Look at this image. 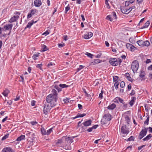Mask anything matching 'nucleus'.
Returning a JSON list of instances; mask_svg holds the SVG:
<instances>
[{"label": "nucleus", "mask_w": 152, "mask_h": 152, "mask_svg": "<svg viewBox=\"0 0 152 152\" xmlns=\"http://www.w3.org/2000/svg\"><path fill=\"white\" fill-rule=\"evenodd\" d=\"M148 128H145L144 129H142L138 137V138L139 140H141L146 135L148 131Z\"/></svg>", "instance_id": "4"}, {"label": "nucleus", "mask_w": 152, "mask_h": 152, "mask_svg": "<svg viewBox=\"0 0 152 152\" xmlns=\"http://www.w3.org/2000/svg\"><path fill=\"white\" fill-rule=\"evenodd\" d=\"M139 76L141 78H143L145 76L144 73V72H141L140 73Z\"/></svg>", "instance_id": "48"}, {"label": "nucleus", "mask_w": 152, "mask_h": 152, "mask_svg": "<svg viewBox=\"0 0 152 152\" xmlns=\"http://www.w3.org/2000/svg\"><path fill=\"white\" fill-rule=\"evenodd\" d=\"M144 41L142 40H139L138 41L137 43L138 45L140 46H143L144 44Z\"/></svg>", "instance_id": "22"}, {"label": "nucleus", "mask_w": 152, "mask_h": 152, "mask_svg": "<svg viewBox=\"0 0 152 152\" xmlns=\"http://www.w3.org/2000/svg\"><path fill=\"white\" fill-rule=\"evenodd\" d=\"M106 19L107 20H109L111 22L113 21V18H111V16L110 15H107Z\"/></svg>", "instance_id": "37"}, {"label": "nucleus", "mask_w": 152, "mask_h": 152, "mask_svg": "<svg viewBox=\"0 0 152 152\" xmlns=\"http://www.w3.org/2000/svg\"><path fill=\"white\" fill-rule=\"evenodd\" d=\"M143 0H137V4H140L142 3Z\"/></svg>", "instance_id": "62"}, {"label": "nucleus", "mask_w": 152, "mask_h": 152, "mask_svg": "<svg viewBox=\"0 0 152 152\" xmlns=\"http://www.w3.org/2000/svg\"><path fill=\"white\" fill-rule=\"evenodd\" d=\"M109 62L111 65L113 66H116L118 65V61L115 58L111 59L109 61Z\"/></svg>", "instance_id": "8"}, {"label": "nucleus", "mask_w": 152, "mask_h": 152, "mask_svg": "<svg viewBox=\"0 0 152 152\" xmlns=\"http://www.w3.org/2000/svg\"><path fill=\"white\" fill-rule=\"evenodd\" d=\"M86 114L85 113L83 114H81V113H78L76 115V118H79V117H83V116H85L86 115Z\"/></svg>", "instance_id": "29"}, {"label": "nucleus", "mask_w": 152, "mask_h": 152, "mask_svg": "<svg viewBox=\"0 0 152 152\" xmlns=\"http://www.w3.org/2000/svg\"><path fill=\"white\" fill-rule=\"evenodd\" d=\"M87 34L88 35V36L89 37V38H90L93 36V33L91 32H89Z\"/></svg>", "instance_id": "56"}, {"label": "nucleus", "mask_w": 152, "mask_h": 152, "mask_svg": "<svg viewBox=\"0 0 152 152\" xmlns=\"http://www.w3.org/2000/svg\"><path fill=\"white\" fill-rule=\"evenodd\" d=\"M50 96H47L46 97V102L44 104L43 112L44 114L47 115L52 108L55 107L57 104V99L55 97H52Z\"/></svg>", "instance_id": "1"}, {"label": "nucleus", "mask_w": 152, "mask_h": 152, "mask_svg": "<svg viewBox=\"0 0 152 152\" xmlns=\"http://www.w3.org/2000/svg\"><path fill=\"white\" fill-rule=\"evenodd\" d=\"M92 121L91 119H89L86 121H84L82 124L83 125V126H82L81 128L82 129H85L84 126H88L91 125V124Z\"/></svg>", "instance_id": "6"}, {"label": "nucleus", "mask_w": 152, "mask_h": 152, "mask_svg": "<svg viewBox=\"0 0 152 152\" xmlns=\"http://www.w3.org/2000/svg\"><path fill=\"white\" fill-rule=\"evenodd\" d=\"M112 118V115L109 113L104 114L103 117V118L101 120V123L102 125L107 124L110 121Z\"/></svg>", "instance_id": "2"}, {"label": "nucleus", "mask_w": 152, "mask_h": 152, "mask_svg": "<svg viewBox=\"0 0 152 152\" xmlns=\"http://www.w3.org/2000/svg\"><path fill=\"white\" fill-rule=\"evenodd\" d=\"M9 134H7L6 135H5L1 139V140H5L8 137H9Z\"/></svg>", "instance_id": "40"}, {"label": "nucleus", "mask_w": 152, "mask_h": 152, "mask_svg": "<svg viewBox=\"0 0 152 152\" xmlns=\"http://www.w3.org/2000/svg\"><path fill=\"white\" fill-rule=\"evenodd\" d=\"M125 118L127 124H129L130 122V119L129 116L127 115H126L125 116Z\"/></svg>", "instance_id": "26"}, {"label": "nucleus", "mask_w": 152, "mask_h": 152, "mask_svg": "<svg viewBox=\"0 0 152 152\" xmlns=\"http://www.w3.org/2000/svg\"><path fill=\"white\" fill-rule=\"evenodd\" d=\"M152 137L151 134H149L147 136L145 137L142 140L143 141H147L150 140Z\"/></svg>", "instance_id": "21"}, {"label": "nucleus", "mask_w": 152, "mask_h": 152, "mask_svg": "<svg viewBox=\"0 0 152 152\" xmlns=\"http://www.w3.org/2000/svg\"><path fill=\"white\" fill-rule=\"evenodd\" d=\"M41 132L42 135H46V132L45 129L43 127H42L41 128Z\"/></svg>", "instance_id": "27"}, {"label": "nucleus", "mask_w": 152, "mask_h": 152, "mask_svg": "<svg viewBox=\"0 0 152 152\" xmlns=\"http://www.w3.org/2000/svg\"><path fill=\"white\" fill-rule=\"evenodd\" d=\"M102 55V53H99L96 55V57L98 58H99L101 57Z\"/></svg>", "instance_id": "59"}, {"label": "nucleus", "mask_w": 152, "mask_h": 152, "mask_svg": "<svg viewBox=\"0 0 152 152\" xmlns=\"http://www.w3.org/2000/svg\"><path fill=\"white\" fill-rule=\"evenodd\" d=\"M58 45L59 48H62L64 45V43L63 44L59 43L58 44Z\"/></svg>", "instance_id": "55"}, {"label": "nucleus", "mask_w": 152, "mask_h": 152, "mask_svg": "<svg viewBox=\"0 0 152 152\" xmlns=\"http://www.w3.org/2000/svg\"><path fill=\"white\" fill-rule=\"evenodd\" d=\"M19 17V16L18 15L14 16L10 19L9 22L10 23L13 22L18 19Z\"/></svg>", "instance_id": "14"}, {"label": "nucleus", "mask_w": 152, "mask_h": 152, "mask_svg": "<svg viewBox=\"0 0 152 152\" xmlns=\"http://www.w3.org/2000/svg\"><path fill=\"white\" fill-rule=\"evenodd\" d=\"M132 100L129 102V104L131 106H132L134 104V102H135L136 100V97H135L133 96L132 97Z\"/></svg>", "instance_id": "17"}, {"label": "nucleus", "mask_w": 152, "mask_h": 152, "mask_svg": "<svg viewBox=\"0 0 152 152\" xmlns=\"http://www.w3.org/2000/svg\"><path fill=\"white\" fill-rule=\"evenodd\" d=\"M129 42L132 43L133 44L134 42V41L132 39L130 38L129 39Z\"/></svg>", "instance_id": "63"}, {"label": "nucleus", "mask_w": 152, "mask_h": 152, "mask_svg": "<svg viewBox=\"0 0 152 152\" xmlns=\"http://www.w3.org/2000/svg\"><path fill=\"white\" fill-rule=\"evenodd\" d=\"M12 24H7L4 26V31H6L10 30V32L8 34V35H9L11 32V30L12 27Z\"/></svg>", "instance_id": "7"}, {"label": "nucleus", "mask_w": 152, "mask_h": 152, "mask_svg": "<svg viewBox=\"0 0 152 152\" xmlns=\"http://www.w3.org/2000/svg\"><path fill=\"white\" fill-rule=\"evenodd\" d=\"M134 0H129L125 1V7H128L130 4L133 3L134 1Z\"/></svg>", "instance_id": "15"}, {"label": "nucleus", "mask_w": 152, "mask_h": 152, "mask_svg": "<svg viewBox=\"0 0 152 152\" xmlns=\"http://www.w3.org/2000/svg\"><path fill=\"white\" fill-rule=\"evenodd\" d=\"M125 85V83L124 81H122L120 83V86L121 88H124Z\"/></svg>", "instance_id": "45"}, {"label": "nucleus", "mask_w": 152, "mask_h": 152, "mask_svg": "<svg viewBox=\"0 0 152 152\" xmlns=\"http://www.w3.org/2000/svg\"><path fill=\"white\" fill-rule=\"evenodd\" d=\"M63 101L64 102V103H66L69 102V99L67 98H66L64 99Z\"/></svg>", "instance_id": "54"}, {"label": "nucleus", "mask_w": 152, "mask_h": 152, "mask_svg": "<svg viewBox=\"0 0 152 152\" xmlns=\"http://www.w3.org/2000/svg\"><path fill=\"white\" fill-rule=\"evenodd\" d=\"M2 151V152H14L12 148L10 147H7L4 148Z\"/></svg>", "instance_id": "13"}, {"label": "nucleus", "mask_w": 152, "mask_h": 152, "mask_svg": "<svg viewBox=\"0 0 152 152\" xmlns=\"http://www.w3.org/2000/svg\"><path fill=\"white\" fill-rule=\"evenodd\" d=\"M135 6H133L130 7L129 9H128V10H129V12H130L131 11H132V10L133 9L135 8Z\"/></svg>", "instance_id": "49"}, {"label": "nucleus", "mask_w": 152, "mask_h": 152, "mask_svg": "<svg viewBox=\"0 0 152 152\" xmlns=\"http://www.w3.org/2000/svg\"><path fill=\"white\" fill-rule=\"evenodd\" d=\"M134 137L133 136H131L127 140V141H134Z\"/></svg>", "instance_id": "42"}, {"label": "nucleus", "mask_w": 152, "mask_h": 152, "mask_svg": "<svg viewBox=\"0 0 152 152\" xmlns=\"http://www.w3.org/2000/svg\"><path fill=\"white\" fill-rule=\"evenodd\" d=\"M150 24V22L148 20L147 21L144 25L141 28L143 29L145 28H147Z\"/></svg>", "instance_id": "19"}, {"label": "nucleus", "mask_w": 152, "mask_h": 152, "mask_svg": "<svg viewBox=\"0 0 152 152\" xmlns=\"http://www.w3.org/2000/svg\"><path fill=\"white\" fill-rule=\"evenodd\" d=\"M119 84V83L118 82H115L114 83V86L116 89L118 88V85Z\"/></svg>", "instance_id": "44"}, {"label": "nucleus", "mask_w": 152, "mask_h": 152, "mask_svg": "<svg viewBox=\"0 0 152 152\" xmlns=\"http://www.w3.org/2000/svg\"><path fill=\"white\" fill-rule=\"evenodd\" d=\"M42 64H39L37 65L36 66V67L39 68V69H40L41 70H42Z\"/></svg>", "instance_id": "51"}, {"label": "nucleus", "mask_w": 152, "mask_h": 152, "mask_svg": "<svg viewBox=\"0 0 152 152\" xmlns=\"http://www.w3.org/2000/svg\"><path fill=\"white\" fill-rule=\"evenodd\" d=\"M83 38L86 39H88L89 38V37L87 34L84 35Z\"/></svg>", "instance_id": "50"}, {"label": "nucleus", "mask_w": 152, "mask_h": 152, "mask_svg": "<svg viewBox=\"0 0 152 152\" xmlns=\"http://www.w3.org/2000/svg\"><path fill=\"white\" fill-rule=\"evenodd\" d=\"M121 133L123 134H127L129 132L128 129L125 125L123 126L121 128Z\"/></svg>", "instance_id": "5"}, {"label": "nucleus", "mask_w": 152, "mask_h": 152, "mask_svg": "<svg viewBox=\"0 0 152 152\" xmlns=\"http://www.w3.org/2000/svg\"><path fill=\"white\" fill-rule=\"evenodd\" d=\"M139 68L138 61L137 60L134 61L131 64V68L134 73L136 72Z\"/></svg>", "instance_id": "3"}, {"label": "nucleus", "mask_w": 152, "mask_h": 152, "mask_svg": "<svg viewBox=\"0 0 152 152\" xmlns=\"http://www.w3.org/2000/svg\"><path fill=\"white\" fill-rule=\"evenodd\" d=\"M128 90L129 91L131 88V84H129L127 86Z\"/></svg>", "instance_id": "58"}, {"label": "nucleus", "mask_w": 152, "mask_h": 152, "mask_svg": "<svg viewBox=\"0 0 152 152\" xmlns=\"http://www.w3.org/2000/svg\"><path fill=\"white\" fill-rule=\"evenodd\" d=\"M65 140L66 141L69 142V143H70L72 142L73 141V139L69 137H68L65 138Z\"/></svg>", "instance_id": "24"}, {"label": "nucleus", "mask_w": 152, "mask_h": 152, "mask_svg": "<svg viewBox=\"0 0 152 152\" xmlns=\"http://www.w3.org/2000/svg\"><path fill=\"white\" fill-rule=\"evenodd\" d=\"M99 62V59H95L94 62H92V64H98Z\"/></svg>", "instance_id": "38"}, {"label": "nucleus", "mask_w": 152, "mask_h": 152, "mask_svg": "<svg viewBox=\"0 0 152 152\" xmlns=\"http://www.w3.org/2000/svg\"><path fill=\"white\" fill-rule=\"evenodd\" d=\"M126 47L128 49H129L130 48L134 47V46L131 44L127 43L126 45Z\"/></svg>", "instance_id": "33"}, {"label": "nucleus", "mask_w": 152, "mask_h": 152, "mask_svg": "<svg viewBox=\"0 0 152 152\" xmlns=\"http://www.w3.org/2000/svg\"><path fill=\"white\" fill-rule=\"evenodd\" d=\"M149 118V116H148V117H147V119H146V121L144 122V124H145L148 125V124Z\"/></svg>", "instance_id": "39"}, {"label": "nucleus", "mask_w": 152, "mask_h": 152, "mask_svg": "<svg viewBox=\"0 0 152 152\" xmlns=\"http://www.w3.org/2000/svg\"><path fill=\"white\" fill-rule=\"evenodd\" d=\"M145 110L146 112H148V106L147 105H145Z\"/></svg>", "instance_id": "60"}, {"label": "nucleus", "mask_w": 152, "mask_h": 152, "mask_svg": "<svg viewBox=\"0 0 152 152\" xmlns=\"http://www.w3.org/2000/svg\"><path fill=\"white\" fill-rule=\"evenodd\" d=\"M93 129L92 127L89 128L87 130V131L88 132H90L92 131Z\"/></svg>", "instance_id": "64"}, {"label": "nucleus", "mask_w": 152, "mask_h": 152, "mask_svg": "<svg viewBox=\"0 0 152 152\" xmlns=\"http://www.w3.org/2000/svg\"><path fill=\"white\" fill-rule=\"evenodd\" d=\"M34 23V21L33 20H31V22H28L27 25L26 27H25V29H26V28H30L31 26Z\"/></svg>", "instance_id": "18"}, {"label": "nucleus", "mask_w": 152, "mask_h": 152, "mask_svg": "<svg viewBox=\"0 0 152 152\" xmlns=\"http://www.w3.org/2000/svg\"><path fill=\"white\" fill-rule=\"evenodd\" d=\"M59 86L62 88H64L68 87L69 85H66L65 84H60L59 85Z\"/></svg>", "instance_id": "30"}, {"label": "nucleus", "mask_w": 152, "mask_h": 152, "mask_svg": "<svg viewBox=\"0 0 152 152\" xmlns=\"http://www.w3.org/2000/svg\"><path fill=\"white\" fill-rule=\"evenodd\" d=\"M53 128H51L50 129H49V130H47L46 132V134L47 135H49L53 131Z\"/></svg>", "instance_id": "34"}, {"label": "nucleus", "mask_w": 152, "mask_h": 152, "mask_svg": "<svg viewBox=\"0 0 152 152\" xmlns=\"http://www.w3.org/2000/svg\"><path fill=\"white\" fill-rule=\"evenodd\" d=\"M9 93V91L8 89H6L4 92L2 93V94L5 96H7Z\"/></svg>", "instance_id": "23"}, {"label": "nucleus", "mask_w": 152, "mask_h": 152, "mask_svg": "<svg viewBox=\"0 0 152 152\" xmlns=\"http://www.w3.org/2000/svg\"><path fill=\"white\" fill-rule=\"evenodd\" d=\"M135 91L134 90H132L131 93L130 94L131 96L134 95L135 94Z\"/></svg>", "instance_id": "57"}, {"label": "nucleus", "mask_w": 152, "mask_h": 152, "mask_svg": "<svg viewBox=\"0 0 152 152\" xmlns=\"http://www.w3.org/2000/svg\"><path fill=\"white\" fill-rule=\"evenodd\" d=\"M26 135L28 138L31 139V140H33L34 139L35 135L34 133L27 131L26 132Z\"/></svg>", "instance_id": "10"}, {"label": "nucleus", "mask_w": 152, "mask_h": 152, "mask_svg": "<svg viewBox=\"0 0 152 152\" xmlns=\"http://www.w3.org/2000/svg\"><path fill=\"white\" fill-rule=\"evenodd\" d=\"M70 9V8L69 7L67 6L65 7V13H66L67 11Z\"/></svg>", "instance_id": "53"}, {"label": "nucleus", "mask_w": 152, "mask_h": 152, "mask_svg": "<svg viewBox=\"0 0 152 152\" xmlns=\"http://www.w3.org/2000/svg\"><path fill=\"white\" fill-rule=\"evenodd\" d=\"M119 97H117L115 98L113 100V101L114 102L116 103H119Z\"/></svg>", "instance_id": "41"}, {"label": "nucleus", "mask_w": 152, "mask_h": 152, "mask_svg": "<svg viewBox=\"0 0 152 152\" xmlns=\"http://www.w3.org/2000/svg\"><path fill=\"white\" fill-rule=\"evenodd\" d=\"M126 8L124 7H123L121 8V12L123 13H125V11Z\"/></svg>", "instance_id": "47"}, {"label": "nucleus", "mask_w": 152, "mask_h": 152, "mask_svg": "<svg viewBox=\"0 0 152 152\" xmlns=\"http://www.w3.org/2000/svg\"><path fill=\"white\" fill-rule=\"evenodd\" d=\"M31 123L32 126H34L37 124V122L36 121H35L31 122Z\"/></svg>", "instance_id": "52"}, {"label": "nucleus", "mask_w": 152, "mask_h": 152, "mask_svg": "<svg viewBox=\"0 0 152 152\" xmlns=\"http://www.w3.org/2000/svg\"><path fill=\"white\" fill-rule=\"evenodd\" d=\"M113 81L115 82H118L117 81L118 79V77L117 76H114L113 77Z\"/></svg>", "instance_id": "43"}, {"label": "nucleus", "mask_w": 152, "mask_h": 152, "mask_svg": "<svg viewBox=\"0 0 152 152\" xmlns=\"http://www.w3.org/2000/svg\"><path fill=\"white\" fill-rule=\"evenodd\" d=\"M39 53H38L36 54H34L32 57V58L35 60H36L37 59L36 58V57L39 56Z\"/></svg>", "instance_id": "36"}, {"label": "nucleus", "mask_w": 152, "mask_h": 152, "mask_svg": "<svg viewBox=\"0 0 152 152\" xmlns=\"http://www.w3.org/2000/svg\"><path fill=\"white\" fill-rule=\"evenodd\" d=\"M125 76L126 77L127 79L130 81H132L131 77L130 76V75L128 73H126L125 74Z\"/></svg>", "instance_id": "25"}, {"label": "nucleus", "mask_w": 152, "mask_h": 152, "mask_svg": "<svg viewBox=\"0 0 152 152\" xmlns=\"http://www.w3.org/2000/svg\"><path fill=\"white\" fill-rule=\"evenodd\" d=\"M144 44L143 45V46H148L150 45V43L149 42L148 40H146L144 42Z\"/></svg>", "instance_id": "31"}, {"label": "nucleus", "mask_w": 152, "mask_h": 152, "mask_svg": "<svg viewBox=\"0 0 152 152\" xmlns=\"http://www.w3.org/2000/svg\"><path fill=\"white\" fill-rule=\"evenodd\" d=\"M48 50V48H47V46L45 45H43V46L42 49L41 50V52H44L45 51H47Z\"/></svg>", "instance_id": "28"}, {"label": "nucleus", "mask_w": 152, "mask_h": 152, "mask_svg": "<svg viewBox=\"0 0 152 152\" xmlns=\"http://www.w3.org/2000/svg\"><path fill=\"white\" fill-rule=\"evenodd\" d=\"M116 107V105L115 104L113 103L110 105H109L107 107V108L110 110H113Z\"/></svg>", "instance_id": "16"}, {"label": "nucleus", "mask_w": 152, "mask_h": 152, "mask_svg": "<svg viewBox=\"0 0 152 152\" xmlns=\"http://www.w3.org/2000/svg\"><path fill=\"white\" fill-rule=\"evenodd\" d=\"M25 139V136L24 135H21L18 137L16 139V141H20Z\"/></svg>", "instance_id": "20"}, {"label": "nucleus", "mask_w": 152, "mask_h": 152, "mask_svg": "<svg viewBox=\"0 0 152 152\" xmlns=\"http://www.w3.org/2000/svg\"><path fill=\"white\" fill-rule=\"evenodd\" d=\"M58 94L57 91L55 89H53L52 91L51 94L48 95V96L50 95L52 97H55V99H58Z\"/></svg>", "instance_id": "9"}, {"label": "nucleus", "mask_w": 152, "mask_h": 152, "mask_svg": "<svg viewBox=\"0 0 152 152\" xmlns=\"http://www.w3.org/2000/svg\"><path fill=\"white\" fill-rule=\"evenodd\" d=\"M85 54L88 57H90V58H92V57L93 56V55L92 54H91L87 52H86Z\"/></svg>", "instance_id": "35"}, {"label": "nucleus", "mask_w": 152, "mask_h": 152, "mask_svg": "<svg viewBox=\"0 0 152 152\" xmlns=\"http://www.w3.org/2000/svg\"><path fill=\"white\" fill-rule=\"evenodd\" d=\"M111 14L112 15V18L115 19H116L117 17L116 14V13L115 12H112Z\"/></svg>", "instance_id": "32"}, {"label": "nucleus", "mask_w": 152, "mask_h": 152, "mask_svg": "<svg viewBox=\"0 0 152 152\" xmlns=\"http://www.w3.org/2000/svg\"><path fill=\"white\" fill-rule=\"evenodd\" d=\"M34 4L36 7H39L42 5V3L41 0H35Z\"/></svg>", "instance_id": "12"}, {"label": "nucleus", "mask_w": 152, "mask_h": 152, "mask_svg": "<svg viewBox=\"0 0 152 152\" xmlns=\"http://www.w3.org/2000/svg\"><path fill=\"white\" fill-rule=\"evenodd\" d=\"M84 67V66H82V65H80L79 66V67L77 69V72L79 71L80 70L82 69Z\"/></svg>", "instance_id": "46"}, {"label": "nucleus", "mask_w": 152, "mask_h": 152, "mask_svg": "<svg viewBox=\"0 0 152 152\" xmlns=\"http://www.w3.org/2000/svg\"><path fill=\"white\" fill-rule=\"evenodd\" d=\"M62 142L61 139H58V140L57 142H56L57 144H61L62 143Z\"/></svg>", "instance_id": "61"}, {"label": "nucleus", "mask_w": 152, "mask_h": 152, "mask_svg": "<svg viewBox=\"0 0 152 152\" xmlns=\"http://www.w3.org/2000/svg\"><path fill=\"white\" fill-rule=\"evenodd\" d=\"M36 9H32L31 10L30 12L28 13V15H27V18L29 19L31 18L32 16V15H33L35 14V12H36Z\"/></svg>", "instance_id": "11"}]
</instances>
